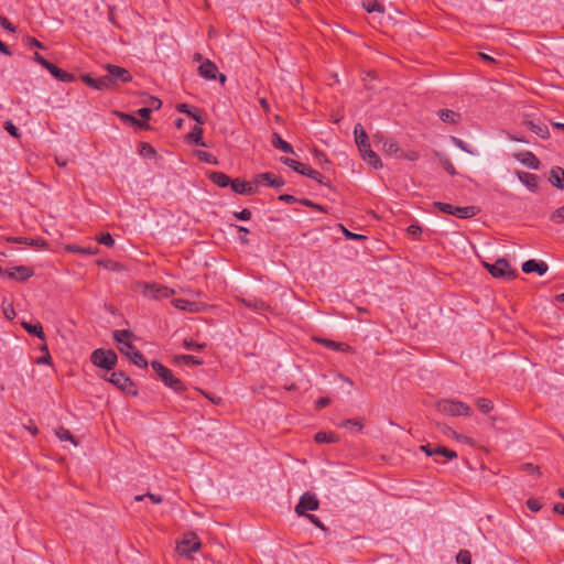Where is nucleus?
I'll use <instances>...</instances> for the list:
<instances>
[{"label":"nucleus","instance_id":"nucleus-43","mask_svg":"<svg viewBox=\"0 0 564 564\" xmlns=\"http://www.w3.org/2000/svg\"><path fill=\"white\" fill-rule=\"evenodd\" d=\"M435 426L444 435L452 436L456 440L462 438V436L458 433H456L452 427L447 426L446 424L436 423Z\"/></svg>","mask_w":564,"mask_h":564},{"label":"nucleus","instance_id":"nucleus-51","mask_svg":"<svg viewBox=\"0 0 564 564\" xmlns=\"http://www.w3.org/2000/svg\"><path fill=\"white\" fill-rule=\"evenodd\" d=\"M340 426H344V427H357L358 431H361L364 429V423L361 420L359 419H349V420H346L344 421Z\"/></svg>","mask_w":564,"mask_h":564},{"label":"nucleus","instance_id":"nucleus-44","mask_svg":"<svg viewBox=\"0 0 564 564\" xmlns=\"http://www.w3.org/2000/svg\"><path fill=\"white\" fill-rule=\"evenodd\" d=\"M176 360L178 362H184L186 365H203V360L195 357V356H192V355H180V356H176Z\"/></svg>","mask_w":564,"mask_h":564},{"label":"nucleus","instance_id":"nucleus-10","mask_svg":"<svg viewBox=\"0 0 564 564\" xmlns=\"http://www.w3.org/2000/svg\"><path fill=\"white\" fill-rule=\"evenodd\" d=\"M107 380L124 392H132V388L134 387L132 380L121 371H113ZM133 393H135V391H133Z\"/></svg>","mask_w":564,"mask_h":564},{"label":"nucleus","instance_id":"nucleus-63","mask_svg":"<svg viewBox=\"0 0 564 564\" xmlns=\"http://www.w3.org/2000/svg\"><path fill=\"white\" fill-rule=\"evenodd\" d=\"M452 141H453V143H454L457 148H459L460 150H463V151H465V152H468V153H473V152L467 148L466 143H465L463 140H460V139H458V138H456V137H453V138H452Z\"/></svg>","mask_w":564,"mask_h":564},{"label":"nucleus","instance_id":"nucleus-55","mask_svg":"<svg viewBox=\"0 0 564 564\" xmlns=\"http://www.w3.org/2000/svg\"><path fill=\"white\" fill-rule=\"evenodd\" d=\"M183 346L186 348V349H196V350H202L205 348V344H197V343H194L192 339H188V338H185L184 341H183Z\"/></svg>","mask_w":564,"mask_h":564},{"label":"nucleus","instance_id":"nucleus-22","mask_svg":"<svg viewBox=\"0 0 564 564\" xmlns=\"http://www.w3.org/2000/svg\"><path fill=\"white\" fill-rule=\"evenodd\" d=\"M524 123L531 131H533L539 137L543 139L549 138V129L543 122L525 121Z\"/></svg>","mask_w":564,"mask_h":564},{"label":"nucleus","instance_id":"nucleus-64","mask_svg":"<svg viewBox=\"0 0 564 564\" xmlns=\"http://www.w3.org/2000/svg\"><path fill=\"white\" fill-rule=\"evenodd\" d=\"M148 104H149V106H150L149 108H151V110H152V109L158 110V109H160V108H161V106H162V101H161L159 98L153 97V96H151V97L149 98Z\"/></svg>","mask_w":564,"mask_h":564},{"label":"nucleus","instance_id":"nucleus-35","mask_svg":"<svg viewBox=\"0 0 564 564\" xmlns=\"http://www.w3.org/2000/svg\"><path fill=\"white\" fill-rule=\"evenodd\" d=\"M314 440L316 443H336L338 436L333 432H318L315 434Z\"/></svg>","mask_w":564,"mask_h":564},{"label":"nucleus","instance_id":"nucleus-50","mask_svg":"<svg viewBox=\"0 0 564 564\" xmlns=\"http://www.w3.org/2000/svg\"><path fill=\"white\" fill-rule=\"evenodd\" d=\"M550 219L554 223V224H561L564 221V205L557 209H555L551 216H550Z\"/></svg>","mask_w":564,"mask_h":564},{"label":"nucleus","instance_id":"nucleus-19","mask_svg":"<svg viewBox=\"0 0 564 564\" xmlns=\"http://www.w3.org/2000/svg\"><path fill=\"white\" fill-rule=\"evenodd\" d=\"M549 182L556 188L564 191V169L554 166L550 171Z\"/></svg>","mask_w":564,"mask_h":564},{"label":"nucleus","instance_id":"nucleus-9","mask_svg":"<svg viewBox=\"0 0 564 564\" xmlns=\"http://www.w3.org/2000/svg\"><path fill=\"white\" fill-rule=\"evenodd\" d=\"M144 296L153 300L166 299L174 294V291L165 285L158 283L145 284L143 290Z\"/></svg>","mask_w":564,"mask_h":564},{"label":"nucleus","instance_id":"nucleus-16","mask_svg":"<svg viewBox=\"0 0 564 564\" xmlns=\"http://www.w3.org/2000/svg\"><path fill=\"white\" fill-rule=\"evenodd\" d=\"M231 189L241 195H252L256 193V187H253L251 182L241 181L240 178L231 181Z\"/></svg>","mask_w":564,"mask_h":564},{"label":"nucleus","instance_id":"nucleus-37","mask_svg":"<svg viewBox=\"0 0 564 564\" xmlns=\"http://www.w3.org/2000/svg\"><path fill=\"white\" fill-rule=\"evenodd\" d=\"M55 434L56 436L61 440V441H70L75 446L78 444V442L76 441V438L73 436V434L69 432V430L63 427V426H59L56 431H55Z\"/></svg>","mask_w":564,"mask_h":564},{"label":"nucleus","instance_id":"nucleus-17","mask_svg":"<svg viewBox=\"0 0 564 564\" xmlns=\"http://www.w3.org/2000/svg\"><path fill=\"white\" fill-rule=\"evenodd\" d=\"M517 176L530 191L535 192L539 188L540 177L536 174L518 171Z\"/></svg>","mask_w":564,"mask_h":564},{"label":"nucleus","instance_id":"nucleus-28","mask_svg":"<svg viewBox=\"0 0 564 564\" xmlns=\"http://www.w3.org/2000/svg\"><path fill=\"white\" fill-rule=\"evenodd\" d=\"M272 144L274 148L285 153H294L292 145L289 142L284 141L276 132L272 134Z\"/></svg>","mask_w":564,"mask_h":564},{"label":"nucleus","instance_id":"nucleus-39","mask_svg":"<svg viewBox=\"0 0 564 564\" xmlns=\"http://www.w3.org/2000/svg\"><path fill=\"white\" fill-rule=\"evenodd\" d=\"M14 270L17 271V275H19L18 280L20 281H25L33 275V270L30 267L18 265L14 267Z\"/></svg>","mask_w":564,"mask_h":564},{"label":"nucleus","instance_id":"nucleus-61","mask_svg":"<svg viewBox=\"0 0 564 564\" xmlns=\"http://www.w3.org/2000/svg\"><path fill=\"white\" fill-rule=\"evenodd\" d=\"M406 231L413 237H419L422 234V228L419 225H410Z\"/></svg>","mask_w":564,"mask_h":564},{"label":"nucleus","instance_id":"nucleus-29","mask_svg":"<svg viewBox=\"0 0 564 564\" xmlns=\"http://www.w3.org/2000/svg\"><path fill=\"white\" fill-rule=\"evenodd\" d=\"M300 174L305 175L319 184H327L325 177L317 171L313 170L310 165L304 164Z\"/></svg>","mask_w":564,"mask_h":564},{"label":"nucleus","instance_id":"nucleus-23","mask_svg":"<svg viewBox=\"0 0 564 564\" xmlns=\"http://www.w3.org/2000/svg\"><path fill=\"white\" fill-rule=\"evenodd\" d=\"M478 213V208L475 206H466V207H456L454 206L453 215L462 218L467 219L474 217Z\"/></svg>","mask_w":564,"mask_h":564},{"label":"nucleus","instance_id":"nucleus-1","mask_svg":"<svg viewBox=\"0 0 564 564\" xmlns=\"http://www.w3.org/2000/svg\"><path fill=\"white\" fill-rule=\"evenodd\" d=\"M132 335V332L128 329L115 330L113 339L117 343L118 349L121 354L126 355L135 366L140 368H147V359L130 341Z\"/></svg>","mask_w":564,"mask_h":564},{"label":"nucleus","instance_id":"nucleus-27","mask_svg":"<svg viewBox=\"0 0 564 564\" xmlns=\"http://www.w3.org/2000/svg\"><path fill=\"white\" fill-rule=\"evenodd\" d=\"M210 181L218 185L219 187H227L228 185L231 186V181L228 175H226L223 172H213L209 175Z\"/></svg>","mask_w":564,"mask_h":564},{"label":"nucleus","instance_id":"nucleus-24","mask_svg":"<svg viewBox=\"0 0 564 564\" xmlns=\"http://www.w3.org/2000/svg\"><path fill=\"white\" fill-rule=\"evenodd\" d=\"M21 326L31 335L39 337L41 340L45 341V334L43 327L40 323L30 324L28 322H22Z\"/></svg>","mask_w":564,"mask_h":564},{"label":"nucleus","instance_id":"nucleus-41","mask_svg":"<svg viewBox=\"0 0 564 564\" xmlns=\"http://www.w3.org/2000/svg\"><path fill=\"white\" fill-rule=\"evenodd\" d=\"M139 154L144 156V158H154L156 155V151L155 149L148 142H141L140 143V149H139Z\"/></svg>","mask_w":564,"mask_h":564},{"label":"nucleus","instance_id":"nucleus-40","mask_svg":"<svg viewBox=\"0 0 564 564\" xmlns=\"http://www.w3.org/2000/svg\"><path fill=\"white\" fill-rule=\"evenodd\" d=\"M362 7L369 13H372V12L384 13V7L381 3H379L377 0L364 2Z\"/></svg>","mask_w":564,"mask_h":564},{"label":"nucleus","instance_id":"nucleus-4","mask_svg":"<svg viewBox=\"0 0 564 564\" xmlns=\"http://www.w3.org/2000/svg\"><path fill=\"white\" fill-rule=\"evenodd\" d=\"M118 357L112 349L98 348L90 355V361L98 368L111 370L117 364Z\"/></svg>","mask_w":564,"mask_h":564},{"label":"nucleus","instance_id":"nucleus-42","mask_svg":"<svg viewBox=\"0 0 564 564\" xmlns=\"http://www.w3.org/2000/svg\"><path fill=\"white\" fill-rule=\"evenodd\" d=\"M382 149L387 154L390 155L398 153L400 150L398 143L392 139L386 140L383 142Z\"/></svg>","mask_w":564,"mask_h":564},{"label":"nucleus","instance_id":"nucleus-2","mask_svg":"<svg viewBox=\"0 0 564 564\" xmlns=\"http://www.w3.org/2000/svg\"><path fill=\"white\" fill-rule=\"evenodd\" d=\"M151 367L156 376L163 381V383L172 389L173 391L181 393L185 391V384L176 378L172 371L163 366L160 361L153 360Z\"/></svg>","mask_w":564,"mask_h":564},{"label":"nucleus","instance_id":"nucleus-15","mask_svg":"<svg viewBox=\"0 0 564 564\" xmlns=\"http://www.w3.org/2000/svg\"><path fill=\"white\" fill-rule=\"evenodd\" d=\"M355 141L359 149V152H364L366 149L371 148L369 138L364 127L360 123H357L354 128Z\"/></svg>","mask_w":564,"mask_h":564},{"label":"nucleus","instance_id":"nucleus-6","mask_svg":"<svg viewBox=\"0 0 564 564\" xmlns=\"http://www.w3.org/2000/svg\"><path fill=\"white\" fill-rule=\"evenodd\" d=\"M202 546L200 540L196 533L186 532L182 540L177 543V553L182 556L188 557L191 552H197Z\"/></svg>","mask_w":564,"mask_h":564},{"label":"nucleus","instance_id":"nucleus-57","mask_svg":"<svg viewBox=\"0 0 564 564\" xmlns=\"http://www.w3.org/2000/svg\"><path fill=\"white\" fill-rule=\"evenodd\" d=\"M442 164L449 175L454 176L457 174L456 169L448 159L442 160Z\"/></svg>","mask_w":564,"mask_h":564},{"label":"nucleus","instance_id":"nucleus-31","mask_svg":"<svg viewBox=\"0 0 564 564\" xmlns=\"http://www.w3.org/2000/svg\"><path fill=\"white\" fill-rule=\"evenodd\" d=\"M8 242H11V243H24V245H30V246H45V241L42 240V239H32V238H28V237H10L7 239Z\"/></svg>","mask_w":564,"mask_h":564},{"label":"nucleus","instance_id":"nucleus-62","mask_svg":"<svg viewBox=\"0 0 564 564\" xmlns=\"http://www.w3.org/2000/svg\"><path fill=\"white\" fill-rule=\"evenodd\" d=\"M25 43L32 47L44 48V45L40 41H37L35 37H32V36H26Z\"/></svg>","mask_w":564,"mask_h":564},{"label":"nucleus","instance_id":"nucleus-49","mask_svg":"<svg viewBox=\"0 0 564 564\" xmlns=\"http://www.w3.org/2000/svg\"><path fill=\"white\" fill-rule=\"evenodd\" d=\"M196 155L203 162H206L209 164H217V159L210 152L197 151Z\"/></svg>","mask_w":564,"mask_h":564},{"label":"nucleus","instance_id":"nucleus-21","mask_svg":"<svg viewBox=\"0 0 564 564\" xmlns=\"http://www.w3.org/2000/svg\"><path fill=\"white\" fill-rule=\"evenodd\" d=\"M238 301L245 305L246 307L248 308H251L256 312H259V311H267L269 310V305L265 304L262 300H258V299H238Z\"/></svg>","mask_w":564,"mask_h":564},{"label":"nucleus","instance_id":"nucleus-48","mask_svg":"<svg viewBox=\"0 0 564 564\" xmlns=\"http://www.w3.org/2000/svg\"><path fill=\"white\" fill-rule=\"evenodd\" d=\"M67 249L75 253H84V254H96L98 249L97 248H82L78 246H68Z\"/></svg>","mask_w":564,"mask_h":564},{"label":"nucleus","instance_id":"nucleus-18","mask_svg":"<svg viewBox=\"0 0 564 564\" xmlns=\"http://www.w3.org/2000/svg\"><path fill=\"white\" fill-rule=\"evenodd\" d=\"M45 69H47L52 76H54L59 82L70 83L75 80V76L73 74L65 72L52 63H50Z\"/></svg>","mask_w":564,"mask_h":564},{"label":"nucleus","instance_id":"nucleus-45","mask_svg":"<svg viewBox=\"0 0 564 564\" xmlns=\"http://www.w3.org/2000/svg\"><path fill=\"white\" fill-rule=\"evenodd\" d=\"M476 404H477V408L484 413L490 412L494 408L492 402L486 398H479L476 401Z\"/></svg>","mask_w":564,"mask_h":564},{"label":"nucleus","instance_id":"nucleus-54","mask_svg":"<svg viewBox=\"0 0 564 564\" xmlns=\"http://www.w3.org/2000/svg\"><path fill=\"white\" fill-rule=\"evenodd\" d=\"M527 507L532 511V512H538L541 510L542 508V502L538 499H534V498H530L527 500Z\"/></svg>","mask_w":564,"mask_h":564},{"label":"nucleus","instance_id":"nucleus-8","mask_svg":"<svg viewBox=\"0 0 564 564\" xmlns=\"http://www.w3.org/2000/svg\"><path fill=\"white\" fill-rule=\"evenodd\" d=\"M319 507V501L315 495L311 492H304L299 500V503L295 506V512L299 516H306L307 511L317 510Z\"/></svg>","mask_w":564,"mask_h":564},{"label":"nucleus","instance_id":"nucleus-30","mask_svg":"<svg viewBox=\"0 0 564 564\" xmlns=\"http://www.w3.org/2000/svg\"><path fill=\"white\" fill-rule=\"evenodd\" d=\"M364 160H366L370 165L375 169H379L382 166L381 161L376 152L371 150V148L366 149L364 152H360Z\"/></svg>","mask_w":564,"mask_h":564},{"label":"nucleus","instance_id":"nucleus-58","mask_svg":"<svg viewBox=\"0 0 564 564\" xmlns=\"http://www.w3.org/2000/svg\"><path fill=\"white\" fill-rule=\"evenodd\" d=\"M0 25L10 32L15 31V28L13 26V24L3 15H0Z\"/></svg>","mask_w":564,"mask_h":564},{"label":"nucleus","instance_id":"nucleus-5","mask_svg":"<svg viewBox=\"0 0 564 564\" xmlns=\"http://www.w3.org/2000/svg\"><path fill=\"white\" fill-rule=\"evenodd\" d=\"M105 69L108 72L106 78L111 82V90L116 89L120 83H129L132 79L130 72L121 66L106 64Z\"/></svg>","mask_w":564,"mask_h":564},{"label":"nucleus","instance_id":"nucleus-32","mask_svg":"<svg viewBox=\"0 0 564 564\" xmlns=\"http://www.w3.org/2000/svg\"><path fill=\"white\" fill-rule=\"evenodd\" d=\"M117 116L124 122L129 123V124H135L138 126L139 128L143 129V130H148L150 128L149 123L145 122V121H140L138 119H135L133 116L131 115H128V113H124V112H117Z\"/></svg>","mask_w":564,"mask_h":564},{"label":"nucleus","instance_id":"nucleus-60","mask_svg":"<svg viewBox=\"0 0 564 564\" xmlns=\"http://www.w3.org/2000/svg\"><path fill=\"white\" fill-rule=\"evenodd\" d=\"M523 469L529 471V473L536 474L539 477L542 475L540 467L535 466V465H533L531 463L524 464L523 465Z\"/></svg>","mask_w":564,"mask_h":564},{"label":"nucleus","instance_id":"nucleus-14","mask_svg":"<svg viewBox=\"0 0 564 564\" xmlns=\"http://www.w3.org/2000/svg\"><path fill=\"white\" fill-rule=\"evenodd\" d=\"M547 264L544 261H536L534 259L528 260L522 263V271L524 273H538L539 275H543L547 272Z\"/></svg>","mask_w":564,"mask_h":564},{"label":"nucleus","instance_id":"nucleus-33","mask_svg":"<svg viewBox=\"0 0 564 564\" xmlns=\"http://www.w3.org/2000/svg\"><path fill=\"white\" fill-rule=\"evenodd\" d=\"M259 177H262L264 183L272 187H281L284 185V181L281 177H276L275 174L271 172L261 173Z\"/></svg>","mask_w":564,"mask_h":564},{"label":"nucleus","instance_id":"nucleus-11","mask_svg":"<svg viewBox=\"0 0 564 564\" xmlns=\"http://www.w3.org/2000/svg\"><path fill=\"white\" fill-rule=\"evenodd\" d=\"M82 80L91 88L98 90H111V82L106 78V75L98 78H93L90 75L85 74L80 76Z\"/></svg>","mask_w":564,"mask_h":564},{"label":"nucleus","instance_id":"nucleus-53","mask_svg":"<svg viewBox=\"0 0 564 564\" xmlns=\"http://www.w3.org/2000/svg\"><path fill=\"white\" fill-rule=\"evenodd\" d=\"M434 206L435 208H437L438 210H441L442 213H445V214H448V215H453V212H454V206L451 205V204H447V203H441V202H435L434 203Z\"/></svg>","mask_w":564,"mask_h":564},{"label":"nucleus","instance_id":"nucleus-46","mask_svg":"<svg viewBox=\"0 0 564 564\" xmlns=\"http://www.w3.org/2000/svg\"><path fill=\"white\" fill-rule=\"evenodd\" d=\"M281 162L283 164H285L286 166L293 169L297 173L301 172V170H302V167L304 165V163H301L299 161H295V160L290 159V158H284V156L281 158Z\"/></svg>","mask_w":564,"mask_h":564},{"label":"nucleus","instance_id":"nucleus-12","mask_svg":"<svg viewBox=\"0 0 564 564\" xmlns=\"http://www.w3.org/2000/svg\"><path fill=\"white\" fill-rule=\"evenodd\" d=\"M420 449L424 452L427 456L442 455L447 459H454L457 457V453L452 451L445 446H436L432 447L430 444L421 445Z\"/></svg>","mask_w":564,"mask_h":564},{"label":"nucleus","instance_id":"nucleus-7","mask_svg":"<svg viewBox=\"0 0 564 564\" xmlns=\"http://www.w3.org/2000/svg\"><path fill=\"white\" fill-rule=\"evenodd\" d=\"M485 267L494 278L512 280L517 276V272L510 268L506 259H498L494 264L485 263Z\"/></svg>","mask_w":564,"mask_h":564},{"label":"nucleus","instance_id":"nucleus-59","mask_svg":"<svg viewBox=\"0 0 564 564\" xmlns=\"http://www.w3.org/2000/svg\"><path fill=\"white\" fill-rule=\"evenodd\" d=\"M235 217L239 220H249L251 218V212L245 208L241 212L235 213Z\"/></svg>","mask_w":564,"mask_h":564},{"label":"nucleus","instance_id":"nucleus-56","mask_svg":"<svg viewBox=\"0 0 564 564\" xmlns=\"http://www.w3.org/2000/svg\"><path fill=\"white\" fill-rule=\"evenodd\" d=\"M4 129L10 133V135L14 137V138H19L20 137V133H19V130L18 128L11 122V121H6L4 123Z\"/></svg>","mask_w":564,"mask_h":564},{"label":"nucleus","instance_id":"nucleus-13","mask_svg":"<svg viewBox=\"0 0 564 564\" xmlns=\"http://www.w3.org/2000/svg\"><path fill=\"white\" fill-rule=\"evenodd\" d=\"M198 75L207 80H214L217 78L218 67L213 61L205 59L198 67Z\"/></svg>","mask_w":564,"mask_h":564},{"label":"nucleus","instance_id":"nucleus-25","mask_svg":"<svg viewBox=\"0 0 564 564\" xmlns=\"http://www.w3.org/2000/svg\"><path fill=\"white\" fill-rule=\"evenodd\" d=\"M438 117L443 122L456 124L460 120V115L449 109H442L438 111Z\"/></svg>","mask_w":564,"mask_h":564},{"label":"nucleus","instance_id":"nucleus-20","mask_svg":"<svg viewBox=\"0 0 564 564\" xmlns=\"http://www.w3.org/2000/svg\"><path fill=\"white\" fill-rule=\"evenodd\" d=\"M517 159L532 170H539L540 169V161L539 159L530 151L520 153Z\"/></svg>","mask_w":564,"mask_h":564},{"label":"nucleus","instance_id":"nucleus-36","mask_svg":"<svg viewBox=\"0 0 564 564\" xmlns=\"http://www.w3.org/2000/svg\"><path fill=\"white\" fill-rule=\"evenodd\" d=\"M176 110L178 112H181V113H186L188 117L194 119L199 124L204 123V119L202 118V116L198 115L197 112L191 111L187 104H177L176 105Z\"/></svg>","mask_w":564,"mask_h":564},{"label":"nucleus","instance_id":"nucleus-3","mask_svg":"<svg viewBox=\"0 0 564 564\" xmlns=\"http://www.w3.org/2000/svg\"><path fill=\"white\" fill-rule=\"evenodd\" d=\"M436 410L442 414L452 415V416H458V415L468 416L471 414V408L468 404H466L462 401L449 400V399L440 400L436 403Z\"/></svg>","mask_w":564,"mask_h":564},{"label":"nucleus","instance_id":"nucleus-47","mask_svg":"<svg viewBox=\"0 0 564 564\" xmlns=\"http://www.w3.org/2000/svg\"><path fill=\"white\" fill-rule=\"evenodd\" d=\"M457 564H471V554L468 550H460L456 556Z\"/></svg>","mask_w":564,"mask_h":564},{"label":"nucleus","instance_id":"nucleus-38","mask_svg":"<svg viewBox=\"0 0 564 564\" xmlns=\"http://www.w3.org/2000/svg\"><path fill=\"white\" fill-rule=\"evenodd\" d=\"M317 341H319L324 346L335 349V350H349L350 349V346L341 344V343H337V341H334L330 339L321 338V339H317Z\"/></svg>","mask_w":564,"mask_h":564},{"label":"nucleus","instance_id":"nucleus-34","mask_svg":"<svg viewBox=\"0 0 564 564\" xmlns=\"http://www.w3.org/2000/svg\"><path fill=\"white\" fill-rule=\"evenodd\" d=\"M187 139L192 140L195 144L206 147L203 141V129L199 126H195L192 131L187 134Z\"/></svg>","mask_w":564,"mask_h":564},{"label":"nucleus","instance_id":"nucleus-26","mask_svg":"<svg viewBox=\"0 0 564 564\" xmlns=\"http://www.w3.org/2000/svg\"><path fill=\"white\" fill-rule=\"evenodd\" d=\"M172 304L182 311H188V312H198L199 311V303L189 302V301L183 300V299H176V300L172 301Z\"/></svg>","mask_w":564,"mask_h":564},{"label":"nucleus","instance_id":"nucleus-52","mask_svg":"<svg viewBox=\"0 0 564 564\" xmlns=\"http://www.w3.org/2000/svg\"><path fill=\"white\" fill-rule=\"evenodd\" d=\"M97 240H98L99 243L105 245L107 247H112L115 245V240H113L112 236L109 232L101 234L97 238Z\"/></svg>","mask_w":564,"mask_h":564}]
</instances>
